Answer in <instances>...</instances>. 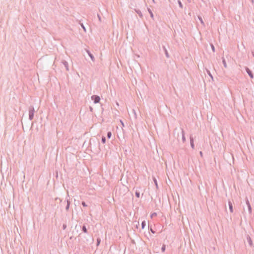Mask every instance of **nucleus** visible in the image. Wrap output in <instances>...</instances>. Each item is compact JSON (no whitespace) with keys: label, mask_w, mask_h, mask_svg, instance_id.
Listing matches in <instances>:
<instances>
[{"label":"nucleus","mask_w":254,"mask_h":254,"mask_svg":"<svg viewBox=\"0 0 254 254\" xmlns=\"http://www.w3.org/2000/svg\"><path fill=\"white\" fill-rule=\"evenodd\" d=\"M35 113V109L33 106H30L29 108V119L30 120H33Z\"/></svg>","instance_id":"f257e3e1"},{"label":"nucleus","mask_w":254,"mask_h":254,"mask_svg":"<svg viewBox=\"0 0 254 254\" xmlns=\"http://www.w3.org/2000/svg\"><path fill=\"white\" fill-rule=\"evenodd\" d=\"M91 99L94 101V103L96 104L100 102V98L97 95H92L91 96Z\"/></svg>","instance_id":"f03ea898"},{"label":"nucleus","mask_w":254,"mask_h":254,"mask_svg":"<svg viewBox=\"0 0 254 254\" xmlns=\"http://www.w3.org/2000/svg\"><path fill=\"white\" fill-rule=\"evenodd\" d=\"M63 203L64 204H66L65 210H66V211H67L69 210V206H70V202L69 200L67 198V197L66 198V200H64L63 202Z\"/></svg>","instance_id":"7ed1b4c3"},{"label":"nucleus","mask_w":254,"mask_h":254,"mask_svg":"<svg viewBox=\"0 0 254 254\" xmlns=\"http://www.w3.org/2000/svg\"><path fill=\"white\" fill-rule=\"evenodd\" d=\"M246 70L247 73L250 76V77L251 78H254V74H253L252 71H251V70H250L248 67H246Z\"/></svg>","instance_id":"20e7f679"},{"label":"nucleus","mask_w":254,"mask_h":254,"mask_svg":"<svg viewBox=\"0 0 254 254\" xmlns=\"http://www.w3.org/2000/svg\"><path fill=\"white\" fill-rule=\"evenodd\" d=\"M62 63L63 64L64 66L65 67L66 70L68 71L69 68H68V64L67 62L66 61H65V60H63L62 62Z\"/></svg>","instance_id":"39448f33"},{"label":"nucleus","mask_w":254,"mask_h":254,"mask_svg":"<svg viewBox=\"0 0 254 254\" xmlns=\"http://www.w3.org/2000/svg\"><path fill=\"white\" fill-rule=\"evenodd\" d=\"M163 49L165 52V54L166 58H169L170 57V56L169 55V53L168 52L167 49L166 48V47L164 46H163Z\"/></svg>","instance_id":"423d86ee"},{"label":"nucleus","mask_w":254,"mask_h":254,"mask_svg":"<svg viewBox=\"0 0 254 254\" xmlns=\"http://www.w3.org/2000/svg\"><path fill=\"white\" fill-rule=\"evenodd\" d=\"M246 203H247V205L248 207L249 213H252V208H251V204H250L248 199H247Z\"/></svg>","instance_id":"0eeeda50"},{"label":"nucleus","mask_w":254,"mask_h":254,"mask_svg":"<svg viewBox=\"0 0 254 254\" xmlns=\"http://www.w3.org/2000/svg\"><path fill=\"white\" fill-rule=\"evenodd\" d=\"M228 205L229 207L230 211L231 213L233 212V208L232 203L230 201H228Z\"/></svg>","instance_id":"6e6552de"},{"label":"nucleus","mask_w":254,"mask_h":254,"mask_svg":"<svg viewBox=\"0 0 254 254\" xmlns=\"http://www.w3.org/2000/svg\"><path fill=\"white\" fill-rule=\"evenodd\" d=\"M190 146L192 149L194 148V145L193 143V138L190 136Z\"/></svg>","instance_id":"1a4fd4ad"},{"label":"nucleus","mask_w":254,"mask_h":254,"mask_svg":"<svg viewBox=\"0 0 254 254\" xmlns=\"http://www.w3.org/2000/svg\"><path fill=\"white\" fill-rule=\"evenodd\" d=\"M135 12L138 14L140 18H142L143 15L141 11L139 9H135Z\"/></svg>","instance_id":"9d476101"},{"label":"nucleus","mask_w":254,"mask_h":254,"mask_svg":"<svg viewBox=\"0 0 254 254\" xmlns=\"http://www.w3.org/2000/svg\"><path fill=\"white\" fill-rule=\"evenodd\" d=\"M87 53L89 55V56L90 57L91 59L92 60V61H95V58L93 56V55L89 51H87Z\"/></svg>","instance_id":"9b49d317"},{"label":"nucleus","mask_w":254,"mask_h":254,"mask_svg":"<svg viewBox=\"0 0 254 254\" xmlns=\"http://www.w3.org/2000/svg\"><path fill=\"white\" fill-rule=\"evenodd\" d=\"M182 141L183 142H185L186 141V138L185 136V132L183 129H182Z\"/></svg>","instance_id":"f8f14e48"},{"label":"nucleus","mask_w":254,"mask_h":254,"mask_svg":"<svg viewBox=\"0 0 254 254\" xmlns=\"http://www.w3.org/2000/svg\"><path fill=\"white\" fill-rule=\"evenodd\" d=\"M147 10L148 12L150 14V17L153 19L154 18V15L153 14V12H152L151 10L149 8H147Z\"/></svg>","instance_id":"ddd939ff"},{"label":"nucleus","mask_w":254,"mask_h":254,"mask_svg":"<svg viewBox=\"0 0 254 254\" xmlns=\"http://www.w3.org/2000/svg\"><path fill=\"white\" fill-rule=\"evenodd\" d=\"M247 239H248V243H249V245H250L251 247H252V246H253V242H252V240H251V238L249 236V237L247 238Z\"/></svg>","instance_id":"4468645a"},{"label":"nucleus","mask_w":254,"mask_h":254,"mask_svg":"<svg viewBox=\"0 0 254 254\" xmlns=\"http://www.w3.org/2000/svg\"><path fill=\"white\" fill-rule=\"evenodd\" d=\"M82 231L86 233L87 232V229L85 225H83L82 228Z\"/></svg>","instance_id":"2eb2a0df"},{"label":"nucleus","mask_w":254,"mask_h":254,"mask_svg":"<svg viewBox=\"0 0 254 254\" xmlns=\"http://www.w3.org/2000/svg\"><path fill=\"white\" fill-rule=\"evenodd\" d=\"M222 63L224 65V66L226 68L227 67V64L226 61L224 58H222Z\"/></svg>","instance_id":"dca6fc26"},{"label":"nucleus","mask_w":254,"mask_h":254,"mask_svg":"<svg viewBox=\"0 0 254 254\" xmlns=\"http://www.w3.org/2000/svg\"><path fill=\"white\" fill-rule=\"evenodd\" d=\"M106 137L105 136H102V139H101V142L103 143H105L106 142Z\"/></svg>","instance_id":"f3484780"},{"label":"nucleus","mask_w":254,"mask_h":254,"mask_svg":"<svg viewBox=\"0 0 254 254\" xmlns=\"http://www.w3.org/2000/svg\"><path fill=\"white\" fill-rule=\"evenodd\" d=\"M146 226V222L145 221H143L141 223V227H142V229H144V227H145Z\"/></svg>","instance_id":"a211bd4d"},{"label":"nucleus","mask_w":254,"mask_h":254,"mask_svg":"<svg viewBox=\"0 0 254 254\" xmlns=\"http://www.w3.org/2000/svg\"><path fill=\"white\" fill-rule=\"evenodd\" d=\"M153 181H154V184H155V186H156V188H158V184H157V181L156 179L155 178H154H154H153Z\"/></svg>","instance_id":"6ab92c4d"},{"label":"nucleus","mask_w":254,"mask_h":254,"mask_svg":"<svg viewBox=\"0 0 254 254\" xmlns=\"http://www.w3.org/2000/svg\"><path fill=\"white\" fill-rule=\"evenodd\" d=\"M178 4H179V6H180L181 8H183V4H182V2L181 1V0H178Z\"/></svg>","instance_id":"aec40b11"},{"label":"nucleus","mask_w":254,"mask_h":254,"mask_svg":"<svg viewBox=\"0 0 254 254\" xmlns=\"http://www.w3.org/2000/svg\"><path fill=\"white\" fill-rule=\"evenodd\" d=\"M135 195L137 197L139 198L140 197V192L136 190L135 192Z\"/></svg>","instance_id":"412c9836"},{"label":"nucleus","mask_w":254,"mask_h":254,"mask_svg":"<svg viewBox=\"0 0 254 254\" xmlns=\"http://www.w3.org/2000/svg\"><path fill=\"white\" fill-rule=\"evenodd\" d=\"M198 18L199 19L200 22H201V24H204V22H203V21L202 20V18L201 16H198Z\"/></svg>","instance_id":"4be33fe9"},{"label":"nucleus","mask_w":254,"mask_h":254,"mask_svg":"<svg viewBox=\"0 0 254 254\" xmlns=\"http://www.w3.org/2000/svg\"><path fill=\"white\" fill-rule=\"evenodd\" d=\"M111 136H112V132L111 131H108L107 133V137L108 138H111Z\"/></svg>","instance_id":"5701e85b"},{"label":"nucleus","mask_w":254,"mask_h":254,"mask_svg":"<svg viewBox=\"0 0 254 254\" xmlns=\"http://www.w3.org/2000/svg\"><path fill=\"white\" fill-rule=\"evenodd\" d=\"M166 249V246L165 245H163L162 248H161V251L162 252H164Z\"/></svg>","instance_id":"b1692460"},{"label":"nucleus","mask_w":254,"mask_h":254,"mask_svg":"<svg viewBox=\"0 0 254 254\" xmlns=\"http://www.w3.org/2000/svg\"><path fill=\"white\" fill-rule=\"evenodd\" d=\"M207 73L211 77V78L212 79H213V76H212V74H211L210 71L208 70H207Z\"/></svg>","instance_id":"393cba45"},{"label":"nucleus","mask_w":254,"mask_h":254,"mask_svg":"<svg viewBox=\"0 0 254 254\" xmlns=\"http://www.w3.org/2000/svg\"><path fill=\"white\" fill-rule=\"evenodd\" d=\"M156 216H157V213H155V212H154V213L151 214L150 216H151V218H153V217Z\"/></svg>","instance_id":"a878e982"},{"label":"nucleus","mask_w":254,"mask_h":254,"mask_svg":"<svg viewBox=\"0 0 254 254\" xmlns=\"http://www.w3.org/2000/svg\"><path fill=\"white\" fill-rule=\"evenodd\" d=\"M210 45H211V49H212L213 52H215V47H214V45L212 44H211Z\"/></svg>","instance_id":"bb28decb"},{"label":"nucleus","mask_w":254,"mask_h":254,"mask_svg":"<svg viewBox=\"0 0 254 254\" xmlns=\"http://www.w3.org/2000/svg\"><path fill=\"white\" fill-rule=\"evenodd\" d=\"M81 204L83 205V206H84V207H87V205L86 204V203L84 201H82Z\"/></svg>","instance_id":"cd10ccee"},{"label":"nucleus","mask_w":254,"mask_h":254,"mask_svg":"<svg viewBox=\"0 0 254 254\" xmlns=\"http://www.w3.org/2000/svg\"><path fill=\"white\" fill-rule=\"evenodd\" d=\"M81 26L82 27V28H83V29L84 30V31H86V28L85 27V26H84L83 24L82 23L81 24Z\"/></svg>","instance_id":"c85d7f7f"},{"label":"nucleus","mask_w":254,"mask_h":254,"mask_svg":"<svg viewBox=\"0 0 254 254\" xmlns=\"http://www.w3.org/2000/svg\"><path fill=\"white\" fill-rule=\"evenodd\" d=\"M100 239L99 238L97 239V245L98 246L100 243Z\"/></svg>","instance_id":"c756f323"},{"label":"nucleus","mask_w":254,"mask_h":254,"mask_svg":"<svg viewBox=\"0 0 254 254\" xmlns=\"http://www.w3.org/2000/svg\"><path fill=\"white\" fill-rule=\"evenodd\" d=\"M66 225L65 224H64V225H63V229H64V230H65V229H66Z\"/></svg>","instance_id":"7c9ffc66"},{"label":"nucleus","mask_w":254,"mask_h":254,"mask_svg":"<svg viewBox=\"0 0 254 254\" xmlns=\"http://www.w3.org/2000/svg\"><path fill=\"white\" fill-rule=\"evenodd\" d=\"M97 16H98V18L99 21H101V16H100V15L99 14H97Z\"/></svg>","instance_id":"2f4dec72"},{"label":"nucleus","mask_w":254,"mask_h":254,"mask_svg":"<svg viewBox=\"0 0 254 254\" xmlns=\"http://www.w3.org/2000/svg\"><path fill=\"white\" fill-rule=\"evenodd\" d=\"M120 122L121 123L123 127H124V123H123V121H121V120H120Z\"/></svg>","instance_id":"473e14b6"},{"label":"nucleus","mask_w":254,"mask_h":254,"mask_svg":"<svg viewBox=\"0 0 254 254\" xmlns=\"http://www.w3.org/2000/svg\"><path fill=\"white\" fill-rule=\"evenodd\" d=\"M150 231L153 234H154L155 233V232L154 230H153L152 228L150 229Z\"/></svg>","instance_id":"72a5a7b5"},{"label":"nucleus","mask_w":254,"mask_h":254,"mask_svg":"<svg viewBox=\"0 0 254 254\" xmlns=\"http://www.w3.org/2000/svg\"><path fill=\"white\" fill-rule=\"evenodd\" d=\"M199 154L201 157H202V151H200Z\"/></svg>","instance_id":"f704fd0d"},{"label":"nucleus","mask_w":254,"mask_h":254,"mask_svg":"<svg viewBox=\"0 0 254 254\" xmlns=\"http://www.w3.org/2000/svg\"><path fill=\"white\" fill-rule=\"evenodd\" d=\"M252 55H253V57H254V52H252Z\"/></svg>","instance_id":"c9c22d12"},{"label":"nucleus","mask_w":254,"mask_h":254,"mask_svg":"<svg viewBox=\"0 0 254 254\" xmlns=\"http://www.w3.org/2000/svg\"><path fill=\"white\" fill-rule=\"evenodd\" d=\"M60 199V202H62V200H61V199Z\"/></svg>","instance_id":"e433bc0d"},{"label":"nucleus","mask_w":254,"mask_h":254,"mask_svg":"<svg viewBox=\"0 0 254 254\" xmlns=\"http://www.w3.org/2000/svg\"><path fill=\"white\" fill-rule=\"evenodd\" d=\"M88 240H86V242H85V243H87Z\"/></svg>","instance_id":"4c0bfd02"},{"label":"nucleus","mask_w":254,"mask_h":254,"mask_svg":"<svg viewBox=\"0 0 254 254\" xmlns=\"http://www.w3.org/2000/svg\"><path fill=\"white\" fill-rule=\"evenodd\" d=\"M252 1H253V0H252Z\"/></svg>","instance_id":"58836bf2"},{"label":"nucleus","mask_w":254,"mask_h":254,"mask_svg":"<svg viewBox=\"0 0 254 254\" xmlns=\"http://www.w3.org/2000/svg\"><path fill=\"white\" fill-rule=\"evenodd\" d=\"M153 1H154V0H153Z\"/></svg>","instance_id":"ea45409f"}]
</instances>
